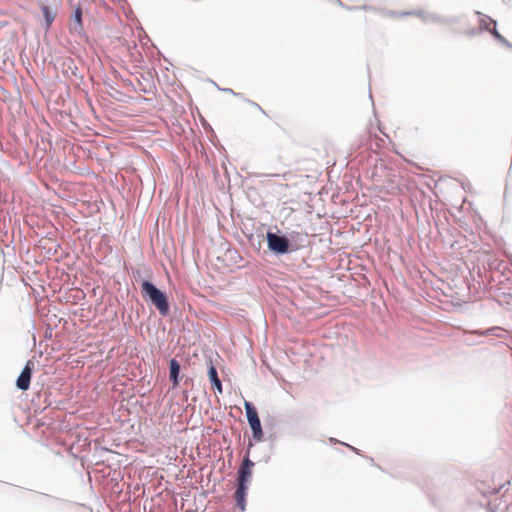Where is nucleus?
<instances>
[{"label": "nucleus", "instance_id": "nucleus-4", "mask_svg": "<svg viewBox=\"0 0 512 512\" xmlns=\"http://www.w3.org/2000/svg\"><path fill=\"white\" fill-rule=\"evenodd\" d=\"M267 242L270 250L276 253H286L289 249V241L283 236L276 235L274 233L267 234Z\"/></svg>", "mask_w": 512, "mask_h": 512}, {"label": "nucleus", "instance_id": "nucleus-10", "mask_svg": "<svg viewBox=\"0 0 512 512\" xmlns=\"http://www.w3.org/2000/svg\"><path fill=\"white\" fill-rule=\"evenodd\" d=\"M73 19L76 22V24L78 25V27L81 29L82 28V10L80 7L76 8V10L74 11Z\"/></svg>", "mask_w": 512, "mask_h": 512}, {"label": "nucleus", "instance_id": "nucleus-6", "mask_svg": "<svg viewBox=\"0 0 512 512\" xmlns=\"http://www.w3.org/2000/svg\"><path fill=\"white\" fill-rule=\"evenodd\" d=\"M31 364L32 363L30 361L27 362V364L25 365L24 369L22 370L21 374L19 375V377L16 381V386L20 390L26 391L29 389L30 381H31V377H32Z\"/></svg>", "mask_w": 512, "mask_h": 512}, {"label": "nucleus", "instance_id": "nucleus-9", "mask_svg": "<svg viewBox=\"0 0 512 512\" xmlns=\"http://www.w3.org/2000/svg\"><path fill=\"white\" fill-rule=\"evenodd\" d=\"M41 10L46 21V26L49 28L54 21L55 15L51 12L48 6H42Z\"/></svg>", "mask_w": 512, "mask_h": 512}, {"label": "nucleus", "instance_id": "nucleus-5", "mask_svg": "<svg viewBox=\"0 0 512 512\" xmlns=\"http://www.w3.org/2000/svg\"><path fill=\"white\" fill-rule=\"evenodd\" d=\"M480 26L481 28L491 32L494 37L501 43L511 46L507 40L496 30V22L492 18L484 16L481 19Z\"/></svg>", "mask_w": 512, "mask_h": 512}, {"label": "nucleus", "instance_id": "nucleus-7", "mask_svg": "<svg viewBox=\"0 0 512 512\" xmlns=\"http://www.w3.org/2000/svg\"><path fill=\"white\" fill-rule=\"evenodd\" d=\"M208 377L212 384V387L217 391V393L222 394V384L218 377V373L214 365L211 363L208 368Z\"/></svg>", "mask_w": 512, "mask_h": 512}, {"label": "nucleus", "instance_id": "nucleus-1", "mask_svg": "<svg viewBox=\"0 0 512 512\" xmlns=\"http://www.w3.org/2000/svg\"><path fill=\"white\" fill-rule=\"evenodd\" d=\"M254 467V462L249 459L247 455L240 465L238 469V478H237V489L235 491V500L237 506L244 510L246 506V495L248 490V483L252 477V469Z\"/></svg>", "mask_w": 512, "mask_h": 512}, {"label": "nucleus", "instance_id": "nucleus-3", "mask_svg": "<svg viewBox=\"0 0 512 512\" xmlns=\"http://www.w3.org/2000/svg\"><path fill=\"white\" fill-rule=\"evenodd\" d=\"M245 411L246 416L249 422V425L252 430L253 438L257 441H261L263 438V432L261 427V422L258 417L257 411L255 407L248 401L245 402Z\"/></svg>", "mask_w": 512, "mask_h": 512}, {"label": "nucleus", "instance_id": "nucleus-2", "mask_svg": "<svg viewBox=\"0 0 512 512\" xmlns=\"http://www.w3.org/2000/svg\"><path fill=\"white\" fill-rule=\"evenodd\" d=\"M141 288L143 296L149 298L162 315H166L169 311V304L164 293L149 281H144Z\"/></svg>", "mask_w": 512, "mask_h": 512}, {"label": "nucleus", "instance_id": "nucleus-8", "mask_svg": "<svg viewBox=\"0 0 512 512\" xmlns=\"http://www.w3.org/2000/svg\"><path fill=\"white\" fill-rule=\"evenodd\" d=\"M179 372L180 365L177 360L172 359L170 361V380L173 382V386L176 387L179 384Z\"/></svg>", "mask_w": 512, "mask_h": 512}]
</instances>
